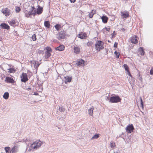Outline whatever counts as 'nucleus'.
Masks as SVG:
<instances>
[{
  "instance_id": "nucleus-29",
  "label": "nucleus",
  "mask_w": 153,
  "mask_h": 153,
  "mask_svg": "<svg viewBox=\"0 0 153 153\" xmlns=\"http://www.w3.org/2000/svg\"><path fill=\"white\" fill-rule=\"evenodd\" d=\"M37 63L38 62H36V61H35L34 63H33L34 67L36 69L37 68L39 65V64Z\"/></svg>"
},
{
  "instance_id": "nucleus-2",
  "label": "nucleus",
  "mask_w": 153,
  "mask_h": 153,
  "mask_svg": "<svg viewBox=\"0 0 153 153\" xmlns=\"http://www.w3.org/2000/svg\"><path fill=\"white\" fill-rule=\"evenodd\" d=\"M121 100V99L118 96H113L110 98V102L111 103H117L120 102Z\"/></svg>"
},
{
  "instance_id": "nucleus-34",
  "label": "nucleus",
  "mask_w": 153,
  "mask_h": 153,
  "mask_svg": "<svg viewBox=\"0 0 153 153\" xmlns=\"http://www.w3.org/2000/svg\"><path fill=\"white\" fill-rule=\"evenodd\" d=\"M16 152V148L14 147L13 148L10 152V153H15Z\"/></svg>"
},
{
  "instance_id": "nucleus-3",
  "label": "nucleus",
  "mask_w": 153,
  "mask_h": 153,
  "mask_svg": "<svg viewBox=\"0 0 153 153\" xmlns=\"http://www.w3.org/2000/svg\"><path fill=\"white\" fill-rule=\"evenodd\" d=\"M103 42L101 41L97 42L95 44V49L97 50L100 51L103 48Z\"/></svg>"
},
{
  "instance_id": "nucleus-38",
  "label": "nucleus",
  "mask_w": 153,
  "mask_h": 153,
  "mask_svg": "<svg viewBox=\"0 0 153 153\" xmlns=\"http://www.w3.org/2000/svg\"><path fill=\"white\" fill-rule=\"evenodd\" d=\"M5 149L6 152L7 153L10 149V148L9 147H6L5 148Z\"/></svg>"
},
{
  "instance_id": "nucleus-4",
  "label": "nucleus",
  "mask_w": 153,
  "mask_h": 153,
  "mask_svg": "<svg viewBox=\"0 0 153 153\" xmlns=\"http://www.w3.org/2000/svg\"><path fill=\"white\" fill-rule=\"evenodd\" d=\"M65 36V32L64 30H61L56 35V37L59 40L64 39Z\"/></svg>"
},
{
  "instance_id": "nucleus-53",
  "label": "nucleus",
  "mask_w": 153,
  "mask_h": 153,
  "mask_svg": "<svg viewBox=\"0 0 153 153\" xmlns=\"http://www.w3.org/2000/svg\"><path fill=\"white\" fill-rule=\"evenodd\" d=\"M41 2H42V3H44V2L43 1H41Z\"/></svg>"
},
{
  "instance_id": "nucleus-24",
  "label": "nucleus",
  "mask_w": 153,
  "mask_h": 153,
  "mask_svg": "<svg viewBox=\"0 0 153 153\" xmlns=\"http://www.w3.org/2000/svg\"><path fill=\"white\" fill-rule=\"evenodd\" d=\"M45 26L48 28H49L50 26V22L49 21H46L44 22Z\"/></svg>"
},
{
  "instance_id": "nucleus-46",
  "label": "nucleus",
  "mask_w": 153,
  "mask_h": 153,
  "mask_svg": "<svg viewBox=\"0 0 153 153\" xmlns=\"http://www.w3.org/2000/svg\"><path fill=\"white\" fill-rule=\"evenodd\" d=\"M71 3H74L75 1V0H70Z\"/></svg>"
},
{
  "instance_id": "nucleus-55",
  "label": "nucleus",
  "mask_w": 153,
  "mask_h": 153,
  "mask_svg": "<svg viewBox=\"0 0 153 153\" xmlns=\"http://www.w3.org/2000/svg\"><path fill=\"white\" fill-rule=\"evenodd\" d=\"M118 153V152H116V153Z\"/></svg>"
},
{
  "instance_id": "nucleus-28",
  "label": "nucleus",
  "mask_w": 153,
  "mask_h": 153,
  "mask_svg": "<svg viewBox=\"0 0 153 153\" xmlns=\"http://www.w3.org/2000/svg\"><path fill=\"white\" fill-rule=\"evenodd\" d=\"M99 137V134H97L94 135L92 138L91 140L96 139L98 138Z\"/></svg>"
},
{
  "instance_id": "nucleus-49",
  "label": "nucleus",
  "mask_w": 153,
  "mask_h": 153,
  "mask_svg": "<svg viewBox=\"0 0 153 153\" xmlns=\"http://www.w3.org/2000/svg\"><path fill=\"white\" fill-rule=\"evenodd\" d=\"M128 72V74L129 76H131V74H130V72H129V71L128 72Z\"/></svg>"
},
{
  "instance_id": "nucleus-48",
  "label": "nucleus",
  "mask_w": 153,
  "mask_h": 153,
  "mask_svg": "<svg viewBox=\"0 0 153 153\" xmlns=\"http://www.w3.org/2000/svg\"><path fill=\"white\" fill-rule=\"evenodd\" d=\"M128 72V74L129 76H131V74H130V72H129V71L128 72Z\"/></svg>"
},
{
  "instance_id": "nucleus-18",
  "label": "nucleus",
  "mask_w": 153,
  "mask_h": 153,
  "mask_svg": "<svg viewBox=\"0 0 153 153\" xmlns=\"http://www.w3.org/2000/svg\"><path fill=\"white\" fill-rule=\"evenodd\" d=\"M74 52L76 54H78L80 52V48L78 47H74Z\"/></svg>"
},
{
  "instance_id": "nucleus-39",
  "label": "nucleus",
  "mask_w": 153,
  "mask_h": 153,
  "mask_svg": "<svg viewBox=\"0 0 153 153\" xmlns=\"http://www.w3.org/2000/svg\"><path fill=\"white\" fill-rule=\"evenodd\" d=\"M140 103L141 104V106L142 107V108H143V102L142 99L141 97H140Z\"/></svg>"
},
{
  "instance_id": "nucleus-9",
  "label": "nucleus",
  "mask_w": 153,
  "mask_h": 153,
  "mask_svg": "<svg viewBox=\"0 0 153 153\" xmlns=\"http://www.w3.org/2000/svg\"><path fill=\"white\" fill-rule=\"evenodd\" d=\"M35 9L34 7H33L32 6H31V8L30 9V10L28 12V15L27 16V14L26 15V16H27V17H29V16L33 15V16H34L36 13V12H35V11H34L35 12L34 13H32L34 9Z\"/></svg>"
},
{
  "instance_id": "nucleus-31",
  "label": "nucleus",
  "mask_w": 153,
  "mask_h": 153,
  "mask_svg": "<svg viewBox=\"0 0 153 153\" xmlns=\"http://www.w3.org/2000/svg\"><path fill=\"white\" fill-rule=\"evenodd\" d=\"M59 110L61 112H63L65 111V109L63 107L61 106L59 107Z\"/></svg>"
},
{
  "instance_id": "nucleus-13",
  "label": "nucleus",
  "mask_w": 153,
  "mask_h": 153,
  "mask_svg": "<svg viewBox=\"0 0 153 153\" xmlns=\"http://www.w3.org/2000/svg\"><path fill=\"white\" fill-rule=\"evenodd\" d=\"M85 61L84 60L81 59L77 61L76 63V64L79 66H83L84 65Z\"/></svg>"
},
{
  "instance_id": "nucleus-12",
  "label": "nucleus",
  "mask_w": 153,
  "mask_h": 153,
  "mask_svg": "<svg viewBox=\"0 0 153 153\" xmlns=\"http://www.w3.org/2000/svg\"><path fill=\"white\" fill-rule=\"evenodd\" d=\"M2 12L6 16H8L10 14L9 10L6 8L3 9L2 10Z\"/></svg>"
},
{
  "instance_id": "nucleus-23",
  "label": "nucleus",
  "mask_w": 153,
  "mask_h": 153,
  "mask_svg": "<svg viewBox=\"0 0 153 153\" xmlns=\"http://www.w3.org/2000/svg\"><path fill=\"white\" fill-rule=\"evenodd\" d=\"M96 11L95 10H92L91 12L89 14V17L90 18H92L94 14L96 13Z\"/></svg>"
},
{
  "instance_id": "nucleus-54",
  "label": "nucleus",
  "mask_w": 153,
  "mask_h": 153,
  "mask_svg": "<svg viewBox=\"0 0 153 153\" xmlns=\"http://www.w3.org/2000/svg\"><path fill=\"white\" fill-rule=\"evenodd\" d=\"M108 42H110V41L109 40L108 41Z\"/></svg>"
},
{
  "instance_id": "nucleus-20",
  "label": "nucleus",
  "mask_w": 153,
  "mask_h": 153,
  "mask_svg": "<svg viewBox=\"0 0 153 153\" xmlns=\"http://www.w3.org/2000/svg\"><path fill=\"white\" fill-rule=\"evenodd\" d=\"M101 19L102 20V22L104 23H106L107 22L108 18L106 16H103L101 17Z\"/></svg>"
},
{
  "instance_id": "nucleus-44",
  "label": "nucleus",
  "mask_w": 153,
  "mask_h": 153,
  "mask_svg": "<svg viewBox=\"0 0 153 153\" xmlns=\"http://www.w3.org/2000/svg\"><path fill=\"white\" fill-rule=\"evenodd\" d=\"M117 44H118L117 43L115 42L114 45V47L117 48Z\"/></svg>"
},
{
  "instance_id": "nucleus-33",
  "label": "nucleus",
  "mask_w": 153,
  "mask_h": 153,
  "mask_svg": "<svg viewBox=\"0 0 153 153\" xmlns=\"http://www.w3.org/2000/svg\"><path fill=\"white\" fill-rule=\"evenodd\" d=\"M56 29L58 31L61 27V25L59 24L56 25L54 26Z\"/></svg>"
},
{
  "instance_id": "nucleus-11",
  "label": "nucleus",
  "mask_w": 153,
  "mask_h": 153,
  "mask_svg": "<svg viewBox=\"0 0 153 153\" xmlns=\"http://www.w3.org/2000/svg\"><path fill=\"white\" fill-rule=\"evenodd\" d=\"M121 14L123 18H127L129 16V13L128 11H125L124 12H121Z\"/></svg>"
},
{
  "instance_id": "nucleus-21",
  "label": "nucleus",
  "mask_w": 153,
  "mask_h": 153,
  "mask_svg": "<svg viewBox=\"0 0 153 153\" xmlns=\"http://www.w3.org/2000/svg\"><path fill=\"white\" fill-rule=\"evenodd\" d=\"M65 82L67 83V82H71V78L70 77H69L68 76L65 77Z\"/></svg>"
},
{
  "instance_id": "nucleus-22",
  "label": "nucleus",
  "mask_w": 153,
  "mask_h": 153,
  "mask_svg": "<svg viewBox=\"0 0 153 153\" xmlns=\"http://www.w3.org/2000/svg\"><path fill=\"white\" fill-rule=\"evenodd\" d=\"M94 109V108L93 107L91 108L88 110V114L91 116H92L93 114V111Z\"/></svg>"
},
{
  "instance_id": "nucleus-7",
  "label": "nucleus",
  "mask_w": 153,
  "mask_h": 153,
  "mask_svg": "<svg viewBox=\"0 0 153 153\" xmlns=\"http://www.w3.org/2000/svg\"><path fill=\"white\" fill-rule=\"evenodd\" d=\"M21 81L22 82H25L28 80L27 74L23 73L21 76Z\"/></svg>"
},
{
  "instance_id": "nucleus-10",
  "label": "nucleus",
  "mask_w": 153,
  "mask_h": 153,
  "mask_svg": "<svg viewBox=\"0 0 153 153\" xmlns=\"http://www.w3.org/2000/svg\"><path fill=\"white\" fill-rule=\"evenodd\" d=\"M130 40L131 42L133 44H136L138 42L137 38L136 36H132L130 38Z\"/></svg>"
},
{
  "instance_id": "nucleus-25",
  "label": "nucleus",
  "mask_w": 153,
  "mask_h": 153,
  "mask_svg": "<svg viewBox=\"0 0 153 153\" xmlns=\"http://www.w3.org/2000/svg\"><path fill=\"white\" fill-rule=\"evenodd\" d=\"M3 98L6 99L7 100L8 99L9 97V93L7 92H5L4 95H3Z\"/></svg>"
},
{
  "instance_id": "nucleus-1",
  "label": "nucleus",
  "mask_w": 153,
  "mask_h": 153,
  "mask_svg": "<svg viewBox=\"0 0 153 153\" xmlns=\"http://www.w3.org/2000/svg\"><path fill=\"white\" fill-rule=\"evenodd\" d=\"M43 142H41L39 140H37L34 142L32 144L30 145V146L29 151H33L34 150H36L37 149L39 148Z\"/></svg>"
},
{
  "instance_id": "nucleus-37",
  "label": "nucleus",
  "mask_w": 153,
  "mask_h": 153,
  "mask_svg": "<svg viewBox=\"0 0 153 153\" xmlns=\"http://www.w3.org/2000/svg\"><path fill=\"white\" fill-rule=\"evenodd\" d=\"M7 70H8L7 71L9 73H10L13 72V71H14V69H12V68H11L8 69Z\"/></svg>"
},
{
  "instance_id": "nucleus-40",
  "label": "nucleus",
  "mask_w": 153,
  "mask_h": 153,
  "mask_svg": "<svg viewBox=\"0 0 153 153\" xmlns=\"http://www.w3.org/2000/svg\"><path fill=\"white\" fill-rule=\"evenodd\" d=\"M20 8L19 7H17L16 8V11L17 13L19 12L20 11Z\"/></svg>"
},
{
  "instance_id": "nucleus-47",
  "label": "nucleus",
  "mask_w": 153,
  "mask_h": 153,
  "mask_svg": "<svg viewBox=\"0 0 153 153\" xmlns=\"http://www.w3.org/2000/svg\"><path fill=\"white\" fill-rule=\"evenodd\" d=\"M33 95H39V94L37 92H34Z\"/></svg>"
},
{
  "instance_id": "nucleus-30",
  "label": "nucleus",
  "mask_w": 153,
  "mask_h": 153,
  "mask_svg": "<svg viewBox=\"0 0 153 153\" xmlns=\"http://www.w3.org/2000/svg\"><path fill=\"white\" fill-rule=\"evenodd\" d=\"M137 79L140 80L141 82H142L143 81V79L142 76H140V74H138L137 75Z\"/></svg>"
},
{
  "instance_id": "nucleus-43",
  "label": "nucleus",
  "mask_w": 153,
  "mask_h": 153,
  "mask_svg": "<svg viewBox=\"0 0 153 153\" xmlns=\"http://www.w3.org/2000/svg\"><path fill=\"white\" fill-rule=\"evenodd\" d=\"M92 44V42H88L87 43V46H91V45Z\"/></svg>"
},
{
  "instance_id": "nucleus-50",
  "label": "nucleus",
  "mask_w": 153,
  "mask_h": 153,
  "mask_svg": "<svg viewBox=\"0 0 153 153\" xmlns=\"http://www.w3.org/2000/svg\"><path fill=\"white\" fill-rule=\"evenodd\" d=\"M27 89L28 91H29L31 89V88H27Z\"/></svg>"
},
{
  "instance_id": "nucleus-51",
  "label": "nucleus",
  "mask_w": 153,
  "mask_h": 153,
  "mask_svg": "<svg viewBox=\"0 0 153 153\" xmlns=\"http://www.w3.org/2000/svg\"><path fill=\"white\" fill-rule=\"evenodd\" d=\"M122 30H123V31H124L125 30V29L124 28H123L122 29Z\"/></svg>"
},
{
  "instance_id": "nucleus-26",
  "label": "nucleus",
  "mask_w": 153,
  "mask_h": 153,
  "mask_svg": "<svg viewBox=\"0 0 153 153\" xmlns=\"http://www.w3.org/2000/svg\"><path fill=\"white\" fill-rule=\"evenodd\" d=\"M139 50L140 51V53L142 55H144L145 52H144L143 48H141V47L140 48H139Z\"/></svg>"
},
{
  "instance_id": "nucleus-42",
  "label": "nucleus",
  "mask_w": 153,
  "mask_h": 153,
  "mask_svg": "<svg viewBox=\"0 0 153 153\" xmlns=\"http://www.w3.org/2000/svg\"><path fill=\"white\" fill-rule=\"evenodd\" d=\"M9 23L10 24V25H13L15 24V22H13V21H10L9 22Z\"/></svg>"
},
{
  "instance_id": "nucleus-52",
  "label": "nucleus",
  "mask_w": 153,
  "mask_h": 153,
  "mask_svg": "<svg viewBox=\"0 0 153 153\" xmlns=\"http://www.w3.org/2000/svg\"><path fill=\"white\" fill-rule=\"evenodd\" d=\"M114 31L113 33H112V36H113L114 35Z\"/></svg>"
},
{
  "instance_id": "nucleus-5",
  "label": "nucleus",
  "mask_w": 153,
  "mask_h": 153,
  "mask_svg": "<svg viewBox=\"0 0 153 153\" xmlns=\"http://www.w3.org/2000/svg\"><path fill=\"white\" fill-rule=\"evenodd\" d=\"M46 51L45 52V55L44 56V57L45 58L47 59L51 55V52L52 51V49L49 47H46Z\"/></svg>"
},
{
  "instance_id": "nucleus-16",
  "label": "nucleus",
  "mask_w": 153,
  "mask_h": 153,
  "mask_svg": "<svg viewBox=\"0 0 153 153\" xmlns=\"http://www.w3.org/2000/svg\"><path fill=\"white\" fill-rule=\"evenodd\" d=\"M5 81L7 83H13L14 82V80L13 78L9 77H6L5 79Z\"/></svg>"
},
{
  "instance_id": "nucleus-19",
  "label": "nucleus",
  "mask_w": 153,
  "mask_h": 153,
  "mask_svg": "<svg viewBox=\"0 0 153 153\" xmlns=\"http://www.w3.org/2000/svg\"><path fill=\"white\" fill-rule=\"evenodd\" d=\"M64 46L63 45H61L56 48V50L59 51H62L64 49Z\"/></svg>"
},
{
  "instance_id": "nucleus-45",
  "label": "nucleus",
  "mask_w": 153,
  "mask_h": 153,
  "mask_svg": "<svg viewBox=\"0 0 153 153\" xmlns=\"http://www.w3.org/2000/svg\"><path fill=\"white\" fill-rule=\"evenodd\" d=\"M105 28L106 30L107 31H109L110 30V28L109 27H105Z\"/></svg>"
},
{
  "instance_id": "nucleus-17",
  "label": "nucleus",
  "mask_w": 153,
  "mask_h": 153,
  "mask_svg": "<svg viewBox=\"0 0 153 153\" xmlns=\"http://www.w3.org/2000/svg\"><path fill=\"white\" fill-rule=\"evenodd\" d=\"M43 11V8L39 5L38 6V8L37 10L36 13L38 14H40L42 13Z\"/></svg>"
},
{
  "instance_id": "nucleus-41",
  "label": "nucleus",
  "mask_w": 153,
  "mask_h": 153,
  "mask_svg": "<svg viewBox=\"0 0 153 153\" xmlns=\"http://www.w3.org/2000/svg\"><path fill=\"white\" fill-rule=\"evenodd\" d=\"M151 75H153V68H151L150 72Z\"/></svg>"
},
{
  "instance_id": "nucleus-35",
  "label": "nucleus",
  "mask_w": 153,
  "mask_h": 153,
  "mask_svg": "<svg viewBox=\"0 0 153 153\" xmlns=\"http://www.w3.org/2000/svg\"><path fill=\"white\" fill-rule=\"evenodd\" d=\"M114 53L116 55V57L117 58H118L119 57L120 54L117 51H115Z\"/></svg>"
},
{
  "instance_id": "nucleus-6",
  "label": "nucleus",
  "mask_w": 153,
  "mask_h": 153,
  "mask_svg": "<svg viewBox=\"0 0 153 153\" xmlns=\"http://www.w3.org/2000/svg\"><path fill=\"white\" fill-rule=\"evenodd\" d=\"M126 130L127 133H131L134 130L133 125L132 124H131L128 125L126 128Z\"/></svg>"
},
{
  "instance_id": "nucleus-8",
  "label": "nucleus",
  "mask_w": 153,
  "mask_h": 153,
  "mask_svg": "<svg viewBox=\"0 0 153 153\" xmlns=\"http://www.w3.org/2000/svg\"><path fill=\"white\" fill-rule=\"evenodd\" d=\"M35 9L34 7H33L32 6H31V8L30 9V10L28 12V15L27 16V14L26 15V16H27V17H29V16L33 15V16H34L36 13V12H35V11H34L35 12L34 13H32L34 9Z\"/></svg>"
},
{
  "instance_id": "nucleus-14",
  "label": "nucleus",
  "mask_w": 153,
  "mask_h": 153,
  "mask_svg": "<svg viewBox=\"0 0 153 153\" xmlns=\"http://www.w3.org/2000/svg\"><path fill=\"white\" fill-rule=\"evenodd\" d=\"M77 36L81 39H85L87 37V34L85 33H81L79 34Z\"/></svg>"
},
{
  "instance_id": "nucleus-32",
  "label": "nucleus",
  "mask_w": 153,
  "mask_h": 153,
  "mask_svg": "<svg viewBox=\"0 0 153 153\" xmlns=\"http://www.w3.org/2000/svg\"><path fill=\"white\" fill-rule=\"evenodd\" d=\"M123 66L126 71H127V72H128L129 71V68L127 65L124 64L123 65Z\"/></svg>"
},
{
  "instance_id": "nucleus-27",
  "label": "nucleus",
  "mask_w": 153,
  "mask_h": 153,
  "mask_svg": "<svg viewBox=\"0 0 153 153\" xmlns=\"http://www.w3.org/2000/svg\"><path fill=\"white\" fill-rule=\"evenodd\" d=\"M110 146L111 148H114L116 146L115 143L113 141L111 142Z\"/></svg>"
},
{
  "instance_id": "nucleus-36",
  "label": "nucleus",
  "mask_w": 153,
  "mask_h": 153,
  "mask_svg": "<svg viewBox=\"0 0 153 153\" xmlns=\"http://www.w3.org/2000/svg\"><path fill=\"white\" fill-rule=\"evenodd\" d=\"M32 39L33 41H35L36 40V35L35 34H34L33 35H32Z\"/></svg>"
},
{
  "instance_id": "nucleus-15",
  "label": "nucleus",
  "mask_w": 153,
  "mask_h": 153,
  "mask_svg": "<svg viewBox=\"0 0 153 153\" xmlns=\"http://www.w3.org/2000/svg\"><path fill=\"white\" fill-rule=\"evenodd\" d=\"M0 26L1 28L4 29L8 30L10 28L9 26L7 24L4 23H1L0 25Z\"/></svg>"
}]
</instances>
